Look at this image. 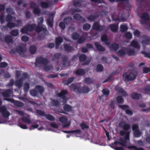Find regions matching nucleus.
<instances>
[{"label": "nucleus", "mask_w": 150, "mask_h": 150, "mask_svg": "<svg viewBox=\"0 0 150 150\" xmlns=\"http://www.w3.org/2000/svg\"><path fill=\"white\" fill-rule=\"evenodd\" d=\"M129 133H127L125 135L124 137H120L119 139L120 142V145L124 147H127L128 149H134L135 150H144V149L141 147L138 148L134 146H127L126 144L127 143V141H129Z\"/></svg>", "instance_id": "obj_1"}, {"label": "nucleus", "mask_w": 150, "mask_h": 150, "mask_svg": "<svg viewBox=\"0 0 150 150\" xmlns=\"http://www.w3.org/2000/svg\"><path fill=\"white\" fill-rule=\"evenodd\" d=\"M69 88L71 91L79 93H87L89 91V89L87 86H84L81 87L75 84H71L69 86Z\"/></svg>", "instance_id": "obj_2"}, {"label": "nucleus", "mask_w": 150, "mask_h": 150, "mask_svg": "<svg viewBox=\"0 0 150 150\" xmlns=\"http://www.w3.org/2000/svg\"><path fill=\"white\" fill-rule=\"evenodd\" d=\"M48 62V61L47 58H43L42 57L40 56L36 59L35 66H36L37 64H41L45 66L44 67L45 70L46 71H48L51 69L50 67L47 65Z\"/></svg>", "instance_id": "obj_3"}, {"label": "nucleus", "mask_w": 150, "mask_h": 150, "mask_svg": "<svg viewBox=\"0 0 150 150\" xmlns=\"http://www.w3.org/2000/svg\"><path fill=\"white\" fill-rule=\"evenodd\" d=\"M44 92V89L43 87L40 86H36L34 89H31L30 93L31 96L33 97H37L39 94L42 95Z\"/></svg>", "instance_id": "obj_4"}, {"label": "nucleus", "mask_w": 150, "mask_h": 150, "mask_svg": "<svg viewBox=\"0 0 150 150\" xmlns=\"http://www.w3.org/2000/svg\"><path fill=\"white\" fill-rule=\"evenodd\" d=\"M138 74V72L134 70H132L128 74L127 73H124L122 74L123 78L125 79V80L132 81L134 80Z\"/></svg>", "instance_id": "obj_5"}, {"label": "nucleus", "mask_w": 150, "mask_h": 150, "mask_svg": "<svg viewBox=\"0 0 150 150\" xmlns=\"http://www.w3.org/2000/svg\"><path fill=\"white\" fill-rule=\"evenodd\" d=\"M0 40L7 44L11 43L13 41L12 37L10 35H7L5 37L4 35L0 32Z\"/></svg>", "instance_id": "obj_6"}, {"label": "nucleus", "mask_w": 150, "mask_h": 150, "mask_svg": "<svg viewBox=\"0 0 150 150\" xmlns=\"http://www.w3.org/2000/svg\"><path fill=\"white\" fill-rule=\"evenodd\" d=\"M68 94V92L66 90H63L57 94L58 97L61 98L62 100V102L64 103H67V97L66 95Z\"/></svg>", "instance_id": "obj_7"}, {"label": "nucleus", "mask_w": 150, "mask_h": 150, "mask_svg": "<svg viewBox=\"0 0 150 150\" xmlns=\"http://www.w3.org/2000/svg\"><path fill=\"white\" fill-rule=\"evenodd\" d=\"M47 29H21V31L22 33H23L25 30L31 32L34 30L35 32L38 33L39 34V33L43 32L45 35H47L48 34V31Z\"/></svg>", "instance_id": "obj_8"}, {"label": "nucleus", "mask_w": 150, "mask_h": 150, "mask_svg": "<svg viewBox=\"0 0 150 150\" xmlns=\"http://www.w3.org/2000/svg\"><path fill=\"white\" fill-rule=\"evenodd\" d=\"M86 56L84 54H81L79 57V61L80 62H83L82 65H83L88 64L91 62V60L88 59L86 60Z\"/></svg>", "instance_id": "obj_9"}, {"label": "nucleus", "mask_w": 150, "mask_h": 150, "mask_svg": "<svg viewBox=\"0 0 150 150\" xmlns=\"http://www.w3.org/2000/svg\"><path fill=\"white\" fill-rule=\"evenodd\" d=\"M0 112L2 116L6 118L8 117L10 115V112L7 110V108L4 105L0 107Z\"/></svg>", "instance_id": "obj_10"}, {"label": "nucleus", "mask_w": 150, "mask_h": 150, "mask_svg": "<svg viewBox=\"0 0 150 150\" xmlns=\"http://www.w3.org/2000/svg\"><path fill=\"white\" fill-rule=\"evenodd\" d=\"M4 100H7L11 103H13L14 105L16 106L21 107H22L24 104L23 103L18 100H16L12 98H5Z\"/></svg>", "instance_id": "obj_11"}, {"label": "nucleus", "mask_w": 150, "mask_h": 150, "mask_svg": "<svg viewBox=\"0 0 150 150\" xmlns=\"http://www.w3.org/2000/svg\"><path fill=\"white\" fill-rule=\"evenodd\" d=\"M119 126L120 127L122 128L123 130L127 132H128L130 128V125L126 123L124 121H121L119 123Z\"/></svg>", "instance_id": "obj_12"}, {"label": "nucleus", "mask_w": 150, "mask_h": 150, "mask_svg": "<svg viewBox=\"0 0 150 150\" xmlns=\"http://www.w3.org/2000/svg\"><path fill=\"white\" fill-rule=\"evenodd\" d=\"M89 3H87L84 0H74L73 4L76 7H80L82 6H84Z\"/></svg>", "instance_id": "obj_13"}, {"label": "nucleus", "mask_w": 150, "mask_h": 150, "mask_svg": "<svg viewBox=\"0 0 150 150\" xmlns=\"http://www.w3.org/2000/svg\"><path fill=\"white\" fill-rule=\"evenodd\" d=\"M13 93L12 90L10 89H8L5 90L1 92V94L5 98H9L11 95Z\"/></svg>", "instance_id": "obj_14"}, {"label": "nucleus", "mask_w": 150, "mask_h": 150, "mask_svg": "<svg viewBox=\"0 0 150 150\" xmlns=\"http://www.w3.org/2000/svg\"><path fill=\"white\" fill-rule=\"evenodd\" d=\"M142 40L141 43L143 45H148L150 44V37L144 35L142 36Z\"/></svg>", "instance_id": "obj_15"}, {"label": "nucleus", "mask_w": 150, "mask_h": 150, "mask_svg": "<svg viewBox=\"0 0 150 150\" xmlns=\"http://www.w3.org/2000/svg\"><path fill=\"white\" fill-rule=\"evenodd\" d=\"M18 23L10 22L7 24V26L9 28H12L15 27H18L21 24L22 21L20 20H18L16 21Z\"/></svg>", "instance_id": "obj_16"}, {"label": "nucleus", "mask_w": 150, "mask_h": 150, "mask_svg": "<svg viewBox=\"0 0 150 150\" xmlns=\"http://www.w3.org/2000/svg\"><path fill=\"white\" fill-rule=\"evenodd\" d=\"M63 109L64 110V111L62 110L61 111L59 112L65 114H67V113L66 112H69L71 111L72 109V107L70 105L66 104L63 106Z\"/></svg>", "instance_id": "obj_17"}, {"label": "nucleus", "mask_w": 150, "mask_h": 150, "mask_svg": "<svg viewBox=\"0 0 150 150\" xmlns=\"http://www.w3.org/2000/svg\"><path fill=\"white\" fill-rule=\"evenodd\" d=\"M63 39L62 37L60 36H59L57 37L55 39V48L56 49H58L59 46L61 43L63 42Z\"/></svg>", "instance_id": "obj_18"}, {"label": "nucleus", "mask_w": 150, "mask_h": 150, "mask_svg": "<svg viewBox=\"0 0 150 150\" xmlns=\"http://www.w3.org/2000/svg\"><path fill=\"white\" fill-rule=\"evenodd\" d=\"M16 50L19 53L24 52L26 51V48L25 46H18L16 48Z\"/></svg>", "instance_id": "obj_19"}, {"label": "nucleus", "mask_w": 150, "mask_h": 150, "mask_svg": "<svg viewBox=\"0 0 150 150\" xmlns=\"http://www.w3.org/2000/svg\"><path fill=\"white\" fill-rule=\"evenodd\" d=\"M43 20V18L42 17H40L38 18V20L37 28H45V26L42 24Z\"/></svg>", "instance_id": "obj_20"}, {"label": "nucleus", "mask_w": 150, "mask_h": 150, "mask_svg": "<svg viewBox=\"0 0 150 150\" xmlns=\"http://www.w3.org/2000/svg\"><path fill=\"white\" fill-rule=\"evenodd\" d=\"M94 44L98 50L100 52H103L105 50V47L99 44L98 42H95Z\"/></svg>", "instance_id": "obj_21"}, {"label": "nucleus", "mask_w": 150, "mask_h": 150, "mask_svg": "<svg viewBox=\"0 0 150 150\" xmlns=\"http://www.w3.org/2000/svg\"><path fill=\"white\" fill-rule=\"evenodd\" d=\"M119 47V45L115 42L112 43L109 48L111 50L116 51Z\"/></svg>", "instance_id": "obj_22"}, {"label": "nucleus", "mask_w": 150, "mask_h": 150, "mask_svg": "<svg viewBox=\"0 0 150 150\" xmlns=\"http://www.w3.org/2000/svg\"><path fill=\"white\" fill-rule=\"evenodd\" d=\"M131 98L133 99L138 100L140 98L142 97V95L141 94L137 93H133L130 94Z\"/></svg>", "instance_id": "obj_23"}, {"label": "nucleus", "mask_w": 150, "mask_h": 150, "mask_svg": "<svg viewBox=\"0 0 150 150\" xmlns=\"http://www.w3.org/2000/svg\"><path fill=\"white\" fill-rule=\"evenodd\" d=\"M120 72L118 71L117 70L113 71L112 73L109 75L108 78L103 81V83H105L108 82L109 80H110L111 78L112 77L113 75H117Z\"/></svg>", "instance_id": "obj_24"}, {"label": "nucleus", "mask_w": 150, "mask_h": 150, "mask_svg": "<svg viewBox=\"0 0 150 150\" xmlns=\"http://www.w3.org/2000/svg\"><path fill=\"white\" fill-rule=\"evenodd\" d=\"M23 79L20 78L16 80L15 83V85L18 88H21L23 84Z\"/></svg>", "instance_id": "obj_25"}, {"label": "nucleus", "mask_w": 150, "mask_h": 150, "mask_svg": "<svg viewBox=\"0 0 150 150\" xmlns=\"http://www.w3.org/2000/svg\"><path fill=\"white\" fill-rule=\"evenodd\" d=\"M130 45L132 47L134 48L139 49L140 48V46L137 41L135 40H132L130 44Z\"/></svg>", "instance_id": "obj_26"}, {"label": "nucleus", "mask_w": 150, "mask_h": 150, "mask_svg": "<svg viewBox=\"0 0 150 150\" xmlns=\"http://www.w3.org/2000/svg\"><path fill=\"white\" fill-rule=\"evenodd\" d=\"M102 42H104L108 46H109L110 43L108 40L107 36L106 35H102L101 37Z\"/></svg>", "instance_id": "obj_27"}, {"label": "nucleus", "mask_w": 150, "mask_h": 150, "mask_svg": "<svg viewBox=\"0 0 150 150\" xmlns=\"http://www.w3.org/2000/svg\"><path fill=\"white\" fill-rule=\"evenodd\" d=\"M64 50L66 52H71L74 50L73 48L69 44H64Z\"/></svg>", "instance_id": "obj_28"}, {"label": "nucleus", "mask_w": 150, "mask_h": 150, "mask_svg": "<svg viewBox=\"0 0 150 150\" xmlns=\"http://www.w3.org/2000/svg\"><path fill=\"white\" fill-rule=\"evenodd\" d=\"M126 53L129 56H134L136 54V52L134 49H131L126 51Z\"/></svg>", "instance_id": "obj_29"}, {"label": "nucleus", "mask_w": 150, "mask_h": 150, "mask_svg": "<svg viewBox=\"0 0 150 150\" xmlns=\"http://www.w3.org/2000/svg\"><path fill=\"white\" fill-rule=\"evenodd\" d=\"M75 74L78 76H82L85 74V72L83 69H80L76 71Z\"/></svg>", "instance_id": "obj_30"}, {"label": "nucleus", "mask_w": 150, "mask_h": 150, "mask_svg": "<svg viewBox=\"0 0 150 150\" xmlns=\"http://www.w3.org/2000/svg\"><path fill=\"white\" fill-rule=\"evenodd\" d=\"M62 55L60 53H55L52 57V61H55V60L59 59Z\"/></svg>", "instance_id": "obj_31"}, {"label": "nucleus", "mask_w": 150, "mask_h": 150, "mask_svg": "<svg viewBox=\"0 0 150 150\" xmlns=\"http://www.w3.org/2000/svg\"><path fill=\"white\" fill-rule=\"evenodd\" d=\"M50 103L51 106L53 107H57L59 104V102L58 100L54 99H52Z\"/></svg>", "instance_id": "obj_32"}, {"label": "nucleus", "mask_w": 150, "mask_h": 150, "mask_svg": "<svg viewBox=\"0 0 150 150\" xmlns=\"http://www.w3.org/2000/svg\"><path fill=\"white\" fill-rule=\"evenodd\" d=\"M51 1H47V2H41L40 3L41 6L43 8H48L49 4H50Z\"/></svg>", "instance_id": "obj_33"}, {"label": "nucleus", "mask_w": 150, "mask_h": 150, "mask_svg": "<svg viewBox=\"0 0 150 150\" xmlns=\"http://www.w3.org/2000/svg\"><path fill=\"white\" fill-rule=\"evenodd\" d=\"M111 17L113 20L115 21H120V19H121L122 21H124L126 20L125 18L123 17H122L121 18H120L119 17L116 18L115 17L116 16L113 15H111Z\"/></svg>", "instance_id": "obj_34"}, {"label": "nucleus", "mask_w": 150, "mask_h": 150, "mask_svg": "<svg viewBox=\"0 0 150 150\" xmlns=\"http://www.w3.org/2000/svg\"><path fill=\"white\" fill-rule=\"evenodd\" d=\"M62 59L63 63V65L64 66H66L67 64H69V63L68 62V59L67 55H64L62 57Z\"/></svg>", "instance_id": "obj_35"}, {"label": "nucleus", "mask_w": 150, "mask_h": 150, "mask_svg": "<svg viewBox=\"0 0 150 150\" xmlns=\"http://www.w3.org/2000/svg\"><path fill=\"white\" fill-rule=\"evenodd\" d=\"M103 70V66L100 64L97 65L96 67V71L97 72H100Z\"/></svg>", "instance_id": "obj_36"}, {"label": "nucleus", "mask_w": 150, "mask_h": 150, "mask_svg": "<svg viewBox=\"0 0 150 150\" xmlns=\"http://www.w3.org/2000/svg\"><path fill=\"white\" fill-rule=\"evenodd\" d=\"M30 88L29 84L27 82L25 83L23 85V90L25 93L27 92Z\"/></svg>", "instance_id": "obj_37"}, {"label": "nucleus", "mask_w": 150, "mask_h": 150, "mask_svg": "<svg viewBox=\"0 0 150 150\" xmlns=\"http://www.w3.org/2000/svg\"><path fill=\"white\" fill-rule=\"evenodd\" d=\"M53 18L51 16H50L47 19V23L48 25L50 28H52L53 26Z\"/></svg>", "instance_id": "obj_38"}, {"label": "nucleus", "mask_w": 150, "mask_h": 150, "mask_svg": "<svg viewBox=\"0 0 150 150\" xmlns=\"http://www.w3.org/2000/svg\"><path fill=\"white\" fill-rule=\"evenodd\" d=\"M94 82V80L90 78L89 77H87L85 79L84 82L86 83L89 84L93 83Z\"/></svg>", "instance_id": "obj_39"}, {"label": "nucleus", "mask_w": 150, "mask_h": 150, "mask_svg": "<svg viewBox=\"0 0 150 150\" xmlns=\"http://www.w3.org/2000/svg\"><path fill=\"white\" fill-rule=\"evenodd\" d=\"M46 118L50 121H54L55 120L54 117L52 115L49 114H46L45 115Z\"/></svg>", "instance_id": "obj_40"}, {"label": "nucleus", "mask_w": 150, "mask_h": 150, "mask_svg": "<svg viewBox=\"0 0 150 150\" xmlns=\"http://www.w3.org/2000/svg\"><path fill=\"white\" fill-rule=\"evenodd\" d=\"M141 131L139 130L133 132V135L135 137L138 138L139 137L141 136Z\"/></svg>", "instance_id": "obj_41"}, {"label": "nucleus", "mask_w": 150, "mask_h": 150, "mask_svg": "<svg viewBox=\"0 0 150 150\" xmlns=\"http://www.w3.org/2000/svg\"><path fill=\"white\" fill-rule=\"evenodd\" d=\"M36 47L34 45L31 46L29 48L30 52L33 54H34L36 52Z\"/></svg>", "instance_id": "obj_42"}, {"label": "nucleus", "mask_w": 150, "mask_h": 150, "mask_svg": "<svg viewBox=\"0 0 150 150\" xmlns=\"http://www.w3.org/2000/svg\"><path fill=\"white\" fill-rule=\"evenodd\" d=\"M74 19L77 21H81V20H83L82 17L79 14H76L74 16Z\"/></svg>", "instance_id": "obj_43"}, {"label": "nucleus", "mask_w": 150, "mask_h": 150, "mask_svg": "<svg viewBox=\"0 0 150 150\" xmlns=\"http://www.w3.org/2000/svg\"><path fill=\"white\" fill-rule=\"evenodd\" d=\"M117 102L120 104L124 102V99L121 96H118L116 98Z\"/></svg>", "instance_id": "obj_44"}, {"label": "nucleus", "mask_w": 150, "mask_h": 150, "mask_svg": "<svg viewBox=\"0 0 150 150\" xmlns=\"http://www.w3.org/2000/svg\"><path fill=\"white\" fill-rule=\"evenodd\" d=\"M97 16L96 15L93 14H91L88 16L87 17V18L88 20L91 21H94L97 18Z\"/></svg>", "instance_id": "obj_45"}, {"label": "nucleus", "mask_w": 150, "mask_h": 150, "mask_svg": "<svg viewBox=\"0 0 150 150\" xmlns=\"http://www.w3.org/2000/svg\"><path fill=\"white\" fill-rule=\"evenodd\" d=\"M72 38L73 40H76L79 37V35L77 33H74L72 35Z\"/></svg>", "instance_id": "obj_46"}, {"label": "nucleus", "mask_w": 150, "mask_h": 150, "mask_svg": "<svg viewBox=\"0 0 150 150\" xmlns=\"http://www.w3.org/2000/svg\"><path fill=\"white\" fill-rule=\"evenodd\" d=\"M22 121L25 123L29 124L30 123V120L26 117H23L21 118Z\"/></svg>", "instance_id": "obj_47"}, {"label": "nucleus", "mask_w": 150, "mask_h": 150, "mask_svg": "<svg viewBox=\"0 0 150 150\" xmlns=\"http://www.w3.org/2000/svg\"><path fill=\"white\" fill-rule=\"evenodd\" d=\"M103 94L105 95L106 97H108L110 93V92L109 90L107 89H103L102 91Z\"/></svg>", "instance_id": "obj_48"}, {"label": "nucleus", "mask_w": 150, "mask_h": 150, "mask_svg": "<svg viewBox=\"0 0 150 150\" xmlns=\"http://www.w3.org/2000/svg\"><path fill=\"white\" fill-rule=\"evenodd\" d=\"M117 54L120 57L124 56L125 54V52L122 49L119 50L117 52Z\"/></svg>", "instance_id": "obj_49"}, {"label": "nucleus", "mask_w": 150, "mask_h": 150, "mask_svg": "<svg viewBox=\"0 0 150 150\" xmlns=\"http://www.w3.org/2000/svg\"><path fill=\"white\" fill-rule=\"evenodd\" d=\"M19 30H13L11 32V34L12 36H16L19 34Z\"/></svg>", "instance_id": "obj_50"}, {"label": "nucleus", "mask_w": 150, "mask_h": 150, "mask_svg": "<svg viewBox=\"0 0 150 150\" xmlns=\"http://www.w3.org/2000/svg\"><path fill=\"white\" fill-rule=\"evenodd\" d=\"M59 121L62 123L67 122L68 120L65 117H61L59 119Z\"/></svg>", "instance_id": "obj_51"}, {"label": "nucleus", "mask_w": 150, "mask_h": 150, "mask_svg": "<svg viewBox=\"0 0 150 150\" xmlns=\"http://www.w3.org/2000/svg\"><path fill=\"white\" fill-rule=\"evenodd\" d=\"M71 133L77 135H81V130L79 129L71 130Z\"/></svg>", "instance_id": "obj_52"}, {"label": "nucleus", "mask_w": 150, "mask_h": 150, "mask_svg": "<svg viewBox=\"0 0 150 150\" xmlns=\"http://www.w3.org/2000/svg\"><path fill=\"white\" fill-rule=\"evenodd\" d=\"M72 20V18L71 17H67L64 19V22L66 24L70 23Z\"/></svg>", "instance_id": "obj_53"}, {"label": "nucleus", "mask_w": 150, "mask_h": 150, "mask_svg": "<svg viewBox=\"0 0 150 150\" xmlns=\"http://www.w3.org/2000/svg\"><path fill=\"white\" fill-rule=\"evenodd\" d=\"M45 36V33H39V35L37 37V39L38 40H42Z\"/></svg>", "instance_id": "obj_54"}, {"label": "nucleus", "mask_w": 150, "mask_h": 150, "mask_svg": "<svg viewBox=\"0 0 150 150\" xmlns=\"http://www.w3.org/2000/svg\"><path fill=\"white\" fill-rule=\"evenodd\" d=\"M80 126L82 130H83L85 129H88L89 128V126L87 125L86 124L84 123H82L80 125Z\"/></svg>", "instance_id": "obj_55"}, {"label": "nucleus", "mask_w": 150, "mask_h": 150, "mask_svg": "<svg viewBox=\"0 0 150 150\" xmlns=\"http://www.w3.org/2000/svg\"><path fill=\"white\" fill-rule=\"evenodd\" d=\"M125 36L127 39H131L132 38V35L130 32H127L125 33Z\"/></svg>", "instance_id": "obj_56"}, {"label": "nucleus", "mask_w": 150, "mask_h": 150, "mask_svg": "<svg viewBox=\"0 0 150 150\" xmlns=\"http://www.w3.org/2000/svg\"><path fill=\"white\" fill-rule=\"evenodd\" d=\"M77 42L79 44L83 42L85 40L84 37L83 36H81L77 40Z\"/></svg>", "instance_id": "obj_57"}, {"label": "nucleus", "mask_w": 150, "mask_h": 150, "mask_svg": "<svg viewBox=\"0 0 150 150\" xmlns=\"http://www.w3.org/2000/svg\"><path fill=\"white\" fill-rule=\"evenodd\" d=\"M92 28H102V27L100 25L98 22H95L93 24Z\"/></svg>", "instance_id": "obj_58"}, {"label": "nucleus", "mask_w": 150, "mask_h": 150, "mask_svg": "<svg viewBox=\"0 0 150 150\" xmlns=\"http://www.w3.org/2000/svg\"><path fill=\"white\" fill-rule=\"evenodd\" d=\"M141 53L144 55L145 57L150 59V52L147 53L145 51H142Z\"/></svg>", "instance_id": "obj_59"}, {"label": "nucleus", "mask_w": 150, "mask_h": 150, "mask_svg": "<svg viewBox=\"0 0 150 150\" xmlns=\"http://www.w3.org/2000/svg\"><path fill=\"white\" fill-rule=\"evenodd\" d=\"M6 12L8 14L14 15V12L11 8H9L6 9Z\"/></svg>", "instance_id": "obj_60"}, {"label": "nucleus", "mask_w": 150, "mask_h": 150, "mask_svg": "<svg viewBox=\"0 0 150 150\" xmlns=\"http://www.w3.org/2000/svg\"><path fill=\"white\" fill-rule=\"evenodd\" d=\"M14 83V80L13 79H11L9 81L8 84L7 85V86H8L9 87H12L13 86Z\"/></svg>", "instance_id": "obj_61"}, {"label": "nucleus", "mask_w": 150, "mask_h": 150, "mask_svg": "<svg viewBox=\"0 0 150 150\" xmlns=\"http://www.w3.org/2000/svg\"><path fill=\"white\" fill-rule=\"evenodd\" d=\"M37 113L42 116H45V112L40 110H37L36 111Z\"/></svg>", "instance_id": "obj_62"}, {"label": "nucleus", "mask_w": 150, "mask_h": 150, "mask_svg": "<svg viewBox=\"0 0 150 150\" xmlns=\"http://www.w3.org/2000/svg\"><path fill=\"white\" fill-rule=\"evenodd\" d=\"M8 64L5 62H3L0 63V68H3L6 67Z\"/></svg>", "instance_id": "obj_63"}, {"label": "nucleus", "mask_w": 150, "mask_h": 150, "mask_svg": "<svg viewBox=\"0 0 150 150\" xmlns=\"http://www.w3.org/2000/svg\"><path fill=\"white\" fill-rule=\"evenodd\" d=\"M150 72V67L149 68L144 67L143 68V72L144 73H147Z\"/></svg>", "instance_id": "obj_64"}]
</instances>
